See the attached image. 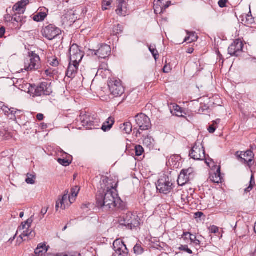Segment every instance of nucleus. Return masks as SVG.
<instances>
[{"label": "nucleus", "mask_w": 256, "mask_h": 256, "mask_svg": "<svg viewBox=\"0 0 256 256\" xmlns=\"http://www.w3.org/2000/svg\"><path fill=\"white\" fill-rule=\"evenodd\" d=\"M198 113L205 114H210V110L209 108V106H208L206 104H201L198 110Z\"/></svg>", "instance_id": "7c9ffc66"}, {"label": "nucleus", "mask_w": 256, "mask_h": 256, "mask_svg": "<svg viewBox=\"0 0 256 256\" xmlns=\"http://www.w3.org/2000/svg\"><path fill=\"white\" fill-rule=\"evenodd\" d=\"M208 132L210 134H213L216 130V127L213 124L210 125L208 128Z\"/></svg>", "instance_id": "09e8293b"}, {"label": "nucleus", "mask_w": 256, "mask_h": 256, "mask_svg": "<svg viewBox=\"0 0 256 256\" xmlns=\"http://www.w3.org/2000/svg\"><path fill=\"white\" fill-rule=\"evenodd\" d=\"M45 74H46V76H51L52 74V73L50 71V70L49 69H47L45 70Z\"/></svg>", "instance_id": "680f3d73"}, {"label": "nucleus", "mask_w": 256, "mask_h": 256, "mask_svg": "<svg viewBox=\"0 0 256 256\" xmlns=\"http://www.w3.org/2000/svg\"><path fill=\"white\" fill-rule=\"evenodd\" d=\"M200 146H202L201 144L199 143V145H198L196 143L192 148L189 154L192 158L195 160H204L206 157L205 150L203 146L200 148Z\"/></svg>", "instance_id": "f8f14e48"}, {"label": "nucleus", "mask_w": 256, "mask_h": 256, "mask_svg": "<svg viewBox=\"0 0 256 256\" xmlns=\"http://www.w3.org/2000/svg\"><path fill=\"white\" fill-rule=\"evenodd\" d=\"M173 184L169 181L168 176H163L160 178L156 184V189L160 193L166 194L172 190Z\"/></svg>", "instance_id": "0eeeda50"}, {"label": "nucleus", "mask_w": 256, "mask_h": 256, "mask_svg": "<svg viewBox=\"0 0 256 256\" xmlns=\"http://www.w3.org/2000/svg\"><path fill=\"white\" fill-rule=\"evenodd\" d=\"M244 46L240 40H236L228 47V54L232 56H238L242 53Z\"/></svg>", "instance_id": "ddd939ff"}, {"label": "nucleus", "mask_w": 256, "mask_h": 256, "mask_svg": "<svg viewBox=\"0 0 256 256\" xmlns=\"http://www.w3.org/2000/svg\"><path fill=\"white\" fill-rule=\"evenodd\" d=\"M35 236V232L32 230H28V228L24 231L20 235V237L24 240H26V239L24 240V238L27 237L28 240H31L34 238Z\"/></svg>", "instance_id": "a878e982"}, {"label": "nucleus", "mask_w": 256, "mask_h": 256, "mask_svg": "<svg viewBox=\"0 0 256 256\" xmlns=\"http://www.w3.org/2000/svg\"><path fill=\"white\" fill-rule=\"evenodd\" d=\"M26 17L21 16V14H14L12 18L14 26L16 29H20L22 24L26 22Z\"/></svg>", "instance_id": "2eb2a0df"}, {"label": "nucleus", "mask_w": 256, "mask_h": 256, "mask_svg": "<svg viewBox=\"0 0 256 256\" xmlns=\"http://www.w3.org/2000/svg\"><path fill=\"white\" fill-rule=\"evenodd\" d=\"M26 226H27L26 225V224L24 222H22L21 226H20V230H24L25 228H26V230L28 229V227L26 228Z\"/></svg>", "instance_id": "052dcab7"}, {"label": "nucleus", "mask_w": 256, "mask_h": 256, "mask_svg": "<svg viewBox=\"0 0 256 256\" xmlns=\"http://www.w3.org/2000/svg\"><path fill=\"white\" fill-rule=\"evenodd\" d=\"M78 66L79 64H76L70 61L66 72V76L69 78H74L77 74Z\"/></svg>", "instance_id": "6ab92c4d"}, {"label": "nucleus", "mask_w": 256, "mask_h": 256, "mask_svg": "<svg viewBox=\"0 0 256 256\" xmlns=\"http://www.w3.org/2000/svg\"><path fill=\"white\" fill-rule=\"evenodd\" d=\"M136 155V156H140L144 152V149L142 146L140 145H136L134 146Z\"/></svg>", "instance_id": "f704fd0d"}, {"label": "nucleus", "mask_w": 256, "mask_h": 256, "mask_svg": "<svg viewBox=\"0 0 256 256\" xmlns=\"http://www.w3.org/2000/svg\"><path fill=\"white\" fill-rule=\"evenodd\" d=\"M227 0H220L218 2V6L221 8H224L226 6Z\"/></svg>", "instance_id": "49530a36"}, {"label": "nucleus", "mask_w": 256, "mask_h": 256, "mask_svg": "<svg viewBox=\"0 0 256 256\" xmlns=\"http://www.w3.org/2000/svg\"><path fill=\"white\" fill-rule=\"evenodd\" d=\"M179 160H180V157L176 155V156H172L170 157V158L169 159L168 162H170V161H172V162H175L176 161H178Z\"/></svg>", "instance_id": "3c124183"}, {"label": "nucleus", "mask_w": 256, "mask_h": 256, "mask_svg": "<svg viewBox=\"0 0 256 256\" xmlns=\"http://www.w3.org/2000/svg\"><path fill=\"white\" fill-rule=\"evenodd\" d=\"M170 70L171 68L170 66H168V64H166L163 68V72L164 73H168L170 71Z\"/></svg>", "instance_id": "603ef678"}, {"label": "nucleus", "mask_w": 256, "mask_h": 256, "mask_svg": "<svg viewBox=\"0 0 256 256\" xmlns=\"http://www.w3.org/2000/svg\"><path fill=\"white\" fill-rule=\"evenodd\" d=\"M79 190V189L78 190L77 192L76 191L75 189L72 188V190H71V192H72V195L74 196V197H76L78 195V191Z\"/></svg>", "instance_id": "4d7b16f0"}, {"label": "nucleus", "mask_w": 256, "mask_h": 256, "mask_svg": "<svg viewBox=\"0 0 256 256\" xmlns=\"http://www.w3.org/2000/svg\"><path fill=\"white\" fill-rule=\"evenodd\" d=\"M136 124L139 130L142 131L150 129L152 124L150 118L144 114H140L136 116Z\"/></svg>", "instance_id": "9d476101"}, {"label": "nucleus", "mask_w": 256, "mask_h": 256, "mask_svg": "<svg viewBox=\"0 0 256 256\" xmlns=\"http://www.w3.org/2000/svg\"><path fill=\"white\" fill-rule=\"evenodd\" d=\"M114 122L115 120L114 118L112 116L109 117L103 124L101 129L104 132L109 131L112 127Z\"/></svg>", "instance_id": "412c9836"}, {"label": "nucleus", "mask_w": 256, "mask_h": 256, "mask_svg": "<svg viewBox=\"0 0 256 256\" xmlns=\"http://www.w3.org/2000/svg\"><path fill=\"white\" fill-rule=\"evenodd\" d=\"M255 185V180H254V174H252L251 177H250V184L249 186H251L254 188V186Z\"/></svg>", "instance_id": "8fccbe9b"}, {"label": "nucleus", "mask_w": 256, "mask_h": 256, "mask_svg": "<svg viewBox=\"0 0 256 256\" xmlns=\"http://www.w3.org/2000/svg\"><path fill=\"white\" fill-rule=\"evenodd\" d=\"M188 36L186 37L184 42H188V43H191L197 40L198 39V36L196 34V32H190L188 30H186Z\"/></svg>", "instance_id": "b1692460"}, {"label": "nucleus", "mask_w": 256, "mask_h": 256, "mask_svg": "<svg viewBox=\"0 0 256 256\" xmlns=\"http://www.w3.org/2000/svg\"><path fill=\"white\" fill-rule=\"evenodd\" d=\"M195 176L194 168H189L182 170L178 176V183L180 186H184L188 182L192 180Z\"/></svg>", "instance_id": "423d86ee"}, {"label": "nucleus", "mask_w": 256, "mask_h": 256, "mask_svg": "<svg viewBox=\"0 0 256 256\" xmlns=\"http://www.w3.org/2000/svg\"><path fill=\"white\" fill-rule=\"evenodd\" d=\"M123 31V26L120 24H118L116 26H114L113 28V34L117 36L118 34H121Z\"/></svg>", "instance_id": "473e14b6"}, {"label": "nucleus", "mask_w": 256, "mask_h": 256, "mask_svg": "<svg viewBox=\"0 0 256 256\" xmlns=\"http://www.w3.org/2000/svg\"><path fill=\"white\" fill-rule=\"evenodd\" d=\"M33 217L34 216H32L30 218H29L26 222H24V223H25L27 226L28 228H29L30 227L31 224L33 221Z\"/></svg>", "instance_id": "de8ad7c7"}, {"label": "nucleus", "mask_w": 256, "mask_h": 256, "mask_svg": "<svg viewBox=\"0 0 256 256\" xmlns=\"http://www.w3.org/2000/svg\"><path fill=\"white\" fill-rule=\"evenodd\" d=\"M120 128L123 132L130 134L132 131V126L130 122H126L120 124Z\"/></svg>", "instance_id": "bb28decb"}, {"label": "nucleus", "mask_w": 256, "mask_h": 256, "mask_svg": "<svg viewBox=\"0 0 256 256\" xmlns=\"http://www.w3.org/2000/svg\"><path fill=\"white\" fill-rule=\"evenodd\" d=\"M193 242L196 244V246H200V242L198 240L196 239Z\"/></svg>", "instance_id": "69168bd1"}, {"label": "nucleus", "mask_w": 256, "mask_h": 256, "mask_svg": "<svg viewBox=\"0 0 256 256\" xmlns=\"http://www.w3.org/2000/svg\"><path fill=\"white\" fill-rule=\"evenodd\" d=\"M47 14L45 12H40L34 16L33 20L37 22H42L44 20Z\"/></svg>", "instance_id": "c85d7f7f"}, {"label": "nucleus", "mask_w": 256, "mask_h": 256, "mask_svg": "<svg viewBox=\"0 0 256 256\" xmlns=\"http://www.w3.org/2000/svg\"><path fill=\"white\" fill-rule=\"evenodd\" d=\"M242 20V23L248 26H250L251 25L254 23V18L252 15L251 10L248 14H244L240 16Z\"/></svg>", "instance_id": "f3484780"}, {"label": "nucleus", "mask_w": 256, "mask_h": 256, "mask_svg": "<svg viewBox=\"0 0 256 256\" xmlns=\"http://www.w3.org/2000/svg\"><path fill=\"white\" fill-rule=\"evenodd\" d=\"M119 228H125L128 230H132L138 227L140 225V222L138 216L132 214L131 212H128L118 218Z\"/></svg>", "instance_id": "f03ea898"}, {"label": "nucleus", "mask_w": 256, "mask_h": 256, "mask_svg": "<svg viewBox=\"0 0 256 256\" xmlns=\"http://www.w3.org/2000/svg\"><path fill=\"white\" fill-rule=\"evenodd\" d=\"M172 112L178 117H184L183 114H186L182 108L177 104L173 106Z\"/></svg>", "instance_id": "393cba45"}, {"label": "nucleus", "mask_w": 256, "mask_h": 256, "mask_svg": "<svg viewBox=\"0 0 256 256\" xmlns=\"http://www.w3.org/2000/svg\"><path fill=\"white\" fill-rule=\"evenodd\" d=\"M190 239L191 242H194L196 239V236L192 235L190 234Z\"/></svg>", "instance_id": "13d9d810"}, {"label": "nucleus", "mask_w": 256, "mask_h": 256, "mask_svg": "<svg viewBox=\"0 0 256 256\" xmlns=\"http://www.w3.org/2000/svg\"><path fill=\"white\" fill-rule=\"evenodd\" d=\"M48 62L52 66H57L59 64L58 58L56 56H52L48 59Z\"/></svg>", "instance_id": "72a5a7b5"}, {"label": "nucleus", "mask_w": 256, "mask_h": 256, "mask_svg": "<svg viewBox=\"0 0 256 256\" xmlns=\"http://www.w3.org/2000/svg\"><path fill=\"white\" fill-rule=\"evenodd\" d=\"M35 176L30 174L28 175L26 178V182L28 184H34L35 182Z\"/></svg>", "instance_id": "58836bf2"}, {"label": "nucleus", "mask_w": 256, "mask_h": 256, "mask_svg": "<svg viewBox=\"0 0 256 256\" xmlns=\"http://www.w3.org/2000/svg\"><path fill=\"white\" fill-rule=\"evenodd\" d=\"M44 118V116L42 114H38L36 115V118L40 121L43 120Z\"/></svg>", "instance_id": "6e6d98bb"}, {"label": "nucleus", "mask_w": 256, "mask_h": 256, "mask_svg": "<svg viewBox=\"0 0 256 256\" xmlns=\"http://www.w3.org/2000/svg\"><path fill=\"white\" fill-rule=\"evenodd\" d=\"M68 196L67 194H64L62 196V198H60L56 202V210H58V208L60 207L62 210H64L66 208L65 202L67 201Z\"/></svg>", "instance_id": "5701e85b"}, {"label": "nucleus", "mask_w": 256, "mask_h": 256, "mask_svg": "<svg viewBox=\"0 0 256 256\" xmlns=\"http://www.w3.org/2000/svg\"><path fill=\"white\" fill-rule=\"evenodd\" d=\"M134 254L137 255H141L144 252V249L143 247H142L141 244H136L134 248Z\"/></svg>", "instance_id": "2f4dec72"}, {"label": "nucleus", "mask_w": 256, "mask_h": 256, "mask_svg": "<svg viewBox=\"0 0 256 256\" xmlns=\"http://www.w3.org/2000/svg\"><path fill=\"white\" fill-rule=\"evenodd\" d=\"M171 4L170 1H164L162 2V4H158V12L159 14L164 13L166 10L169 7V6Z\"/></svg>", "instance_id": "cd10ccee"}, {"label": "nucleus", "mask_w": 256, "mask_h": 256, "mask_svg": "<svg viewBox=\"0 0 256 256\" xmlns=\"http://www.w3.org/2000/svg\"><path fill=\"white\" fill-rule=\"evenodd\" d=\"M94 54L99 58L106 59L111 54L112 49L110 46L107 44H101L98 50H94Z\"/></svg>", "instance_id": "4468645a"}, {"label": "nucleus", "mask_w": 256, "mask_h": 256, "mask_svg": "<svg viewBox=\"0 0 256 256\" xmlns=\"http://www.w3.org/2000/svg\"><path fill=\"white\" fill-rule=\"evenodd\" d=\"M111 4V0H103L102 9L103 10H108L106 6H110Z\"/></svg>", "instance_id": "79ce46f5"}, {"label": "nucleus", "mask_w": 256, "mask_h": 256, "mask_svg": "<svg viewBox=\"0 0 256 256\" xmlns=\"http://www.w3.org/2000/svg\"><path fill=\"white\" fill-rule=\"evenodd\" d=\"M30 91L31 92L33 97L50 96L52 92L50 84L47 82H41L36 86H32Z\"/></svg>", "instance_id": "7ed1b4c3"}, {"label": "nucleus", "mask_w": 256, "mask_h": 256, "mask_svg": "<svg viewBox=\"0 0 256 256\" xmlns=\"http://www.w3.org/2000/svg\"><path fill=\"white\" fill-rule=\"evenodd\" d=\"M126 3L124 0H118L116 12L118 15L125 16L127 14Z\"/></svg>", "instance_id": "a211bd4d"}, {"label": "nucleus", "mask_w": 256, "mask_h": 256, "mask_svg": "<svg viewBox=\"0 0 256 256\" xmlns=\"http://www.w3.org/2000/svg\"><path fill=\"white\" fill-rule=\"evenodd\" d=\"M62 34L60 29L52 24L43 28L42 36L48 40H52Z\"/></svg>", "instance_id": "39448f33"}, {"label": "nucleus", "mask_w": 256, "mask_h": 256, "mask_svg": "<svg viewBox=\"0 0 256 256\" xmlns=\"http://www.w3.org/2000/svg\"><path fill=\"white\" fill-rule=\"evenodd\" d=\"M46 256H68L66 254L62 255L61 254H48Z\"/></svg>", "instance_id": "0e129e2a"}, {"label": "nucleus", "mask_w": 256, "mask_h": 256, "mask_svg": "<svg viewBox=\"0 0 256 256\" xmlns=\"http://www.w3.org/2000/svg\"><path fill=\"white\" fill-rule=\"evenodd\" d=\"M6 32V28L4 26L0 28V38H2Z\"/></svg>", "instance_id": "864d4df0"}, {"label": "nucleus", "mask_w": 256, "mask_h": 256, "mask_svg": "<svg viewBox=\"0 0 256 256\" xmlns=\"http://www.w3.org/2000/svg\"><path fill=\"white\" fill-rule=\"evenodd\" d=\"M108 86L112 94L115 97L120 96L124 92V88L119 79L112 78L109 80Z\"/></svg>", "instance_id": "20e7f679"}, {"label": "nucleus", "mask_w": 256, "mask_h": 256, "mask_svg": "<svg viewBox=\"0 0 256 256\" xmlns=\"http://www.w3.org/2000/svg\"><path fill=\"white\" fill-rule=\"evenodd\" d=\"M69 53L70 60L71 61V62L76 64H80L84 56V52L80 50L78 45L76 44H72L70 47Z\"/></svg>", "instance_id": "6e6552de"}, {"label": "nucleus", "mask_w": 256, "mask_h": 256, "mask_svg": "<svg viewBox=\"0 0 256 256\" xmlns=\"http://www.w3.org/2000/svg\"><path fill=\"white\" fill-rule=\"evenodd\" d=\"M116 190L113 186L112 188L104 191L103 190H98L96 194V206L103 210H114L117 208L124 210L126 208V204L114 192Z\"/></svg>", "instance_id": "f257e3e1"}, {"label": "nucleus", "mask_w": 256, "mask_h": 256, "mask_svg": "<svg viewBox=\"0 0 256 256\" xmlns=\"http://www.w3.org/2000/svg\"><path fill=\"white\" fill-rule=\"evenodd\" d=\"M179 249L181 250H184L189 254H192V250L188 248V246L187 245H181L179 248Z\"/></svg>", "instance_id": "37998d69"}, {"label": "nucleus", "mask_w": 256, "mask_h": 256, "mask_svg": "<svg viewBox=\"0 0 256 256\" xmlns=\"http://www.w3.org/2000/svg\"><path fill=\"white\" fill-rule=\"evenodd\" d=\"M28 3V0H22L14 6L12 10L16 12V14H23L26 10V6Z\"/></svg>", "instance_id": "dca6fc26"}, {"label": "nucleus", "mask_w": 256, "mask_h": 256, "mask_svg": "<svg viewBox=\"0 0 256 256\" xmlns=\"http://www.w3.org/2000/svg\"><path fill=\"white\" fill-rule=\"evenodd\" d=\"M115 251L112 256H130L129 250L124 242L120 240H116L113 243Z\"/></svg>", "instance_id": "1a4fd4ad"}, {"label": "nucleus", "mask_w": 256, "mask_h": 256, "mask_svg": "<svg viewBox=\"0 0 256 256\" xmlns=\"http://www.w3.org/2000/svg\"><path fill=\"white\" fill-rule=\"evenodd\" d=\"M48 208H42V210H41L40 213H41V214L42 216H44L47 212Z\"/></svg>", "instance_id": "e2e57ef3"}, {"label": "nucleus", "mask_w": 256, "mask_h": 256, "mask_svg": "<svg viewBox=\"0 0 256 256\" xmlns=\"http://www.w3.org/2000/svg\"><path fill=\"white\" fill-rule=\"evenodd\" d=\"M11 110L10 112V114L14 115L16 112L14 108H10Z\"/></svg>", "instance_id": "774afa93"}, {"label": "nucleus", "mask_w": 256, "mask_h": 256, "mask_svg": "<svg viewBox=\"0 0 256 256\" xmlns=\"http://www.w3.org/2000/svg\"><path fill=\"white\" fill-rule=\"evenodd\" d=\"M48 251V248L44 244H40L34 250V254L36 256H43Z\"/></svg>", "instance_id": "4be33fe9"}, {"label": "nucleus", "mask_w": 256, "mask_h": 256, "mask_svg": "<svg viewBox=\"0 0 256 256\" xmlns=\"http://www.w3.org/2000/svg\"><path fill=\"white\" fill-rule=\"evenodd\" d=\"M80 120L82 126L86 127V129L92 130L96 128L94 122L90 120V116H83L81 117Z\"/></svg>", "instance_id": "aec40b11"}, {"label": "nucleus", "mask_w": 256, "mask_h": 256, "mask_svg": "<svg viewBox=\"0 0 256 256\" xmlns=\"http://www.w3.org/2000/svg\"><path fill=\"white\" fill-rule=\"evenodd\" d=\"M195 215L198 218H200L202 216L204 215V214L202 212H197L195 214Z\"/></svg>", "instance_id": "338daca9"}, {"label": "nucleus", "mask_w": 256, "mask_h": 256, "mask_svg": "<svg viewBox=\"0 0 256 256\" xmlns=\"http://www.w3.org/2000/svg\"><path fill=\"white\" fill-rule=\"evenodd\" d=\"M190 233L189 232H184L182 235V238L184 240L190 238Z\"/></svg>", "instance_id": "5fc2aeb1"}, {"label": "nucleus", "mask_w": 256, "mask_h": 256, "mask_svg": "<svg viewBox=\"0 0 256 256\" xmlns=\"http://www.w3.org/2000/svg\"><path fill=\"white\" fill-rule=\"evenodd\" d=\"M244 164H246L250 168L254 164L253 158H250L248 160L246 159V162H243Z\"/></svg>", "instance_id": "c03bdc74"}, {"label": "nucleus", "mask_w": 256, "mask_h": 256, "mask_svg": "<svg viewBox=\"0 0 256 256\" xmlns=\"http://www.w3.org/2000/svg\"><path fill=\"white\" fill-rule=\"evenodd\" d=\"M243 156L244 157H249L250 158H254V154L251 150H249L245 152Z\"/></svg>", "instance_id": "a19ab883"}, {"label": "nucleus", "mask_w": 256, "mask_h": 256, "mask_svg": "<svg viewBox=\"0 0 256 256\" xmlns=\"http://www.w3.org/2000/svg\"><path fill=\"white\" fill-rule=\"evenodd\" d=\"M58 162L60 164L64 166H68L72 163V160L66 158H59L58 160Z\"/></svg>", "instance_id": "e433bc0d"}, {"label": "nucleus", "mask_w": 256, "mask_h": 256, "mask_svg": "<svg viewBox=\"0 0 256 256\" xmlns=\"http://www.w3.org/2000/svg\"><path fill=\"white\" fill-rule=\"evenodd\" d=\"M1 110L4 112L5 114L8 115L10 114V112L11 110L10 108H9L7 106L5 105H3L1 107Z\"/></svg>", "instance_id": "a18cd8bd"}, {"label": "nucleus", "mask_w": 256, "mask_h": 256, "mask_svg": "<svg viewBox=\"0 0 256 256\" xmlns=\"http://www.w3.org/2000/svg\"><path fill=\"white\" fill-rule=\"evenodd\" d=\"M28 56L30 58V62H28V66L26 64V70L28 72L38 70L40 66L39 56L34 52H28Z\"/></svg>", "instance_id": "9b49d317"}, {"label": "nucleus", "mask_w": 256, "mask_h": 256, "mask_svg": "<svg viewBox=\"0 0 256 256\" xmlns=\"http://www.w3.org/2000/svg\"><path fill=\"white\" fill-rule=\"evenodd\" d=\"M148 49L151 52L152 55L154 57V59L156 60L158 58L159 56L158 53L156 49L155 48V47L152 46H148Z\"/></svg>", "instance_id": "4c0bfd02"}, {"label": "nucleus", "mask_w": 256, "mask_h": 256, "mask_svg": "<svg viewBox=\"0 0 256 256\" xmlns=\"http://www.w3.org/2000/svg\"><path fill=\"white\" fill-rule=\"evenodd\" d=\"M154 139L151 136H148L143 140V144L144 146L151 148L154 144Z\"/></svg>", "instance_id": "c756f323"}, {"label": "nucleus", "mask_w": 256, "mask_h": 256, "mask_svg": "<svg viewBox=\"0 0 256 256\" xmlns=\"http://www.w3.org/2000/svg\"><path fill=\"white\" fill-rule=\"evenodd\" d=\"M210 179L214 183L218 184L222 182V178L220 174H214L210 176Z\"/></svg>", "instance_id": "c9c22d12"}, {"label": "nucleus", "mask_w": 256, "mask_h": 256, "mask_svg": "<svg viewBox=\"0 0 256 256\" xmlns=\"http://www.w3.org/2000/svg\"><path fill=\"white\" fill-rule=\"evenodd\" d=\"M252 188H253L252 187L249 186L248 188H246L244 189V192L248 193V192H250L252 190Z\"/></svg>", "instance_id": "bf43d9fd"}, {"label": "nucleus", "mask_w": 256, "mask_h": 256, "mask_svg": "<svg viewBox=\"0 0 256 256\" xmlns=\"http://www.w3.org/2000/svg\"><path fill=\"white\" fill-rule=\"evenodd\" d=\"M242 153V152H237L236 153V156L237 159L242 163L246 162V159L242 157V155H243Z\"/></svg>", "instance_id": "ea45409f"}]
</instances>
